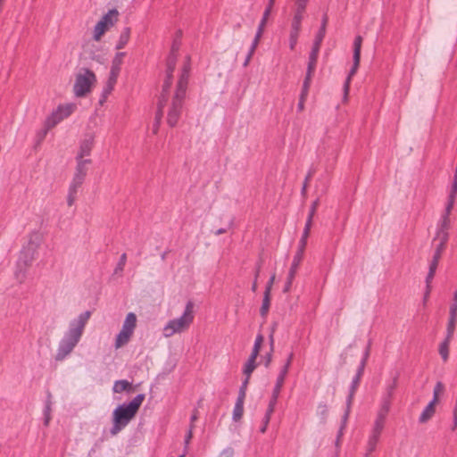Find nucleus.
<instances>
[{"instance_id":"obj_1","label":"nucleus","mask_w":457,"mask_h":457,"mask_svg":"<svg viewBox=\"0 0 457 457\" xmlns=\"http://www.w3.org/2000/svg\"><path fill=\"white\" fill-rule=\"evenodd\" d=\"M90 316L91 312L87 311L71 320L68 329L59 341L55 354L56 361H63L72 353L81 339Z\"/></svg>"},{"instance_id":"obj_2","label":"nucleus","mask_w":457,"mask_h":457,"mask_svg":"<svg viewBox=\"0 0 457 457\" xmlns=\"http://www.w3.org/2000/svg\"><path fill=\"white\" fill-rule=\"evenodd\" d=\"M145 400V395L139 394L128 403L118 405L112 411V427L111 434L112 436L121 431L136 416L139 407Z\"/></svg>"},{"instance_id":"obj_3","label":"nucleus","mask_w":457,"mask_h":457,"mask_svg":"<svg viewBox=\"0 0 457 457\" xmlns=\"http://www.w3.org/2000/svg\"><path fill=\"white\" fill-rule=\"evenodd\" d=\"M194 317V303L188 301L183 313L179 317L169 320L163 327V337H170L187 330L193 323Z\"/></svg>"},{"instance_id":"obj_4","label":"nucleus","mask_w":457,"mask_h":457,"mask_svg":"<svg viewBox=\"0 0 457 457\" xmlns=\"http://www.w3.org/2000/svg\"><path fill=\"white\" fill-rule=\"evenodd\" d=\"M95 72L88 68L80 69L75 75L73 84V94L76 97L81 98L91 93L96 84Z\"/></svg>"},{"instance_id":"obj_5","label":"nucleus","mask_w":457,"mask_h":457,"mask_svg":"<svg viewBox=\"0 0 457 457\" xmlns=\"http://www.w3.org/2000/svg\"><path fill=\"white\" fill-rule=\"evenodd\" d=\"M76 110L77 104L75 103H64L57 105L45 120L46 132L69 118Z\"/></svg>"},{"instance_id":"obj_6","label":"nucleus","mask_w":457,"mask_h":457,"mask_svg":"<svg viewBox=\"0 0 457 457\" xmlns=\"http://www.w3.org/2000/svg\"><path fill=\"white\" fill-rule=\"evenodd\" d=\"M137 319L134 312H129L123 321L121 329L117 334L114 341V348L120 349L126 345L134 335Z\"/></svg>"},{"instance_id":"obj_7","label":"nucleus","mask_w":457,"mask_h":457,"mask_svg":"<svg viewBox=\"0 0 457 457\" xmlns=\"http://www.w3.org/2000/svg\"><path fill=\"white\" fill-rule=\"evenodd\" d=\"M119 12L116 9L109 10L103 15L93 29V39L96 42L101 41L103 36L116 24Z\"/></svg>"},{"instance_id":"obj_8","label":"nucleus","mask_w":457,"mask_h":457,"mask_svg":"<svg viewBox=\"0 0 457 457\" xmlns=\"http://www.w3.org/2000/svg\"><path fill=\"white\" fill-rule=\"evenodd\" d=\"M36 253L21 249L15 263L13 274L18 282L22 283L29 269L32 266L37 258Z\"/></svg>"},{"instance_id":"obj_9","label":"nucleus","mask_w":457,"mask_h":457,"mask_svg":"<svg viewBox=\"0 0 457 457\" xmlns=\"http://www.w3.org/2000/svg\"><path fill=\"white\" fill-rule=\"evenodd\" d=\"M361 45H362L361 36H356L354 38V41H353V66L349 71V74L345 81V84H344V96H343L344 103H346L348 101L350 83H351L352 78L357 72L359 65H360Z\"/></svg>"},{"instance_id":"obj_10","label":"nucleus","mask_w":457,"mask_h":457,"mask_svg":"<svg viewBox=\"0 0 457 457\" xmlns=\"http://www.w3.org/2000/svg\"><path fill=\"white\" fill-rule=\"evenodd\" d=\"M364 361H365L363 360L362 362H361V367L360 368L358 374L353 379L351 393H350V395H349V397L347 399V408H346L345 413L343 416L342 425H341V428H340V429L338 431V435H337V441H336V445H339L340 438L343 436V431H344L345 427L346 425V421H347V419H348V416H349V412H350V406H351V403H352V399H353V394H354L355 387L357 386V385L359 383V379H360V376H361V374L362 372V368H363V365H364Z\"/></svg>"},{"instance_id":"obj_11","label":"nucleus","mask_w":457,"mask_h":457,"mask_svg":"<svg viewBox=\"0 0 457 457\" xmlns=\"http://www.w3.org/2000/svg\"><path fill=\"white\" fill-rule=\"evenodd\" d=\"M184 96L175 95L167 113V122L170 127L177 125L182 109Z\"/></svg>"},{"instance_id":"obj_12","label":"nucleus","mask_w":457,"mask_h":457,"mask_svg":"<svg viewBox=\"0 0 457 457\" xmlns=\"http://www.w3.org/2000/svg\"><path fill=\"white\" fill-rule=\"evenodd\" d=\"M95 145V134L89 133L81 140L75 158L90 159L91 152Z\"/></svg>"},{"instance_id":"obj_13","label":"nucleus","mask_w":457,"mask_h":457,"mask_svg":"<svg viewBox=\"0 0 457 457\" xmlns=\"http://www.w3.org/2000/svg\"><path fill=\"white\" fill-rule=\"evenodd\" d=\"M189 71H190V58L187 56L186 62L184 64L183 70H182V73L180 75L179 80L177 85V90H176L175 95H178L179 96L185 97L187 81H188Z\"/></svg>"},{"instance_id":"obj_14","label":"nucleus","mask_w":457,"mask_h":457,"mask_svg":"<svg viewBox=\"0 0 457 457\" xmlns=\"http://www.w3.org/2000/svg\"><path fill=\"white\" fill-rule=\"evenodd\" d=\"M435 250L432 257V261L429 266V273L427 278V282L429 283V279L434 276L435 270L439 263V260L442 257V254L445 249L446 245L443 243H434Z\"/></svg>"},{"instance_id":"obj_15","label":"nucleus","mask_w":457,"mask_h":457,"mask_svg":"<svg viewBox=\"0 0 457 457\" xmlns=\"http://www.w3.org/2000/svg\"><path fill=\"white\" fill-rule=\"evenodd\" d=\"M318 205H319V199L315 200L311 205L309 215H308V218H307L304 228H303L302 237L300 239V242L302 243V245H307V239L310 236L311 228L312 226V220L315 215Z\"/></svg>"},{"instance_id":"obj_16","label":"nucleus","mask_w":457,"mask_h":457,"mask_svg":"<svg viewBox=\"0 0 457 457\" xmlns=\"http://www.w3.org/2000/svg\"><path fill=\"white\" fill-rule=\"evenodd\" d=\"M43 241V236L39 232H32L29 234L27 244L22 247L26 251H29L37 254L38 248Z\"/></svg>"},{"instance_id":"obj_17","label":"nucleus","mask_w":457,"mask_h":457,"mask_svg":"<svg viewBox=\"0 0 457 457\" xmlns=\"http://www.w3.org/2000/svg\"><path fill=\"white\" fill-rule=\"evenodd\" d=\"M305 247H306V245H302V243L299 242V246H298L297 252H296L295 255L294 256L293 262H292V265L290 268V271H289V275H288V282H287L288 284L292 283V278L295 276L296 270L298 269V267L303 258Z\"/></svg>"},{"instance_id":"obj_18","label":"nucleus","mask_w":457,"mask_h":457,"mask_svg":"<svg viewBox=\"0 0 457 457\" xmlns=\"http://www.w3.org/2000/svg\"><path fill=\"white\" fill-rule=\"evenodd\" d=\"M307 5H298L295 4V8L293 11V17L291 21V28L301 29L302 21L304 18V13L306 11Z\"/></svg>"},{"instance_id":"obj_19","label":"nucleus","mask_w":457,"mask_h":457,"mask_svg":"<svg viewBox=\"0 0 457 457\" xmlns=\"http://www.w3.org/2000/svg\"><path fill=\"white\" fill-rule=\"evenodd\" d=\"M75 161L76 168L73 176L85 180L87 174L88 167L92 163V160L75 158Z\"/></svg>"},{"instance_id":"obj_20","label":"nucleus","mask_w":457,"mask_h":457,"mask_svg":"<svg viewBox=\"0 0 457 457\" xmlns=\"http://www.w3.org/2000/svg\"><path fill=\"white\" fill-rule=\"evenodd\" d=\"M176 62L177 57L173 52L167 61L166 79L163 84V91H167L172 83V72L175 70Z\"/></svg>"},{"instance_id":"obj_21","label":"nucleus","mask_w":457,"mask_h":457,"mask_svg":"<svg viewBox=\"0 0 457 457\" xmlns=\"http://www.w3.org/2000/svg\"><path fill=\"white\" fill-rule=\"evenodd\" d=\"M285 370L283 372H279L278 378H277V380H276V384H275V386L273 388V392H272V396H271V399L269 403V405L268 407H270L272 409H275V405L277 403V400L278 398V395L280 394V391H281V388L283 386V384L285 382Z\"/></svg>"},{"instance_id":"obj_22","label":"nucleus","mask_w":457,"mask_h":457,"mask_svg":"<svg viewBox=\"0 0 457 457\" xmlns=\"http://www.w3.org/2000/svg\"><path fill=\"white\" fill-rule=\"evenodd\" d=\"M275 1L276 0H269L268 2V5L263 12V15H262V21L259 24V27H258V29H257V32H256V35L257 37H262V34H263V31H264V29H265V26L267 24V21L269 20V17L271 13V11H272V8H273V5L275 4Z\"/></svg>"},{"instance_id":"obj_23","label":"nucleus","mask_w":457,"mask_h":457,"mask_svg":"<svg viewBox=\"0 0 457 457\" xmlns=\"http://www.w3.org/2000/svg\"><path fill=\"white\" fill-rule=\"evenodd\" d=\"M436 403H435V400H431L427 406L423 409L421 411L420 417H419V422L421 424H424L428 422L435 414L436 412Z\"/></svg>"},{"instance_id":"obj_24","label":"nucleus","mask_w":457,"mask_h":457,"mask_svg":"<svg viewBox=\"0 0 457 457\" xmlns=\"http://www.w3.org/2000/svg\"><path fill=\"white\" fill-rule=\"evenodd\" d=\"M457 320V303L456 301L450 306V316H449V321L447 325L446 329V335H448V337H453L454 329H455V323Z\"/></svg>"},{"instance_id":"obj_25","label":"nucleus","mask_w":457,"mask_h":457,"mask_svg":"<svg viewBox=\"0 0 457 457\" xmlns=\"http://www.w3.org/2000/svg\"><path fill=\"white\" fill-rule=\"evenodd\" d=\"M125 55L126 54L123 52H117L114 54L112 60V66L110 70L111 74L119 76Z\"/></svg>"},{"instance_id":"obj_26","label":"nucleus","mask_w":457,"mask_h":457,"mask_svg":"<svg viewBox=\"0 0 457 457\" xmlns=\"http://www.w3.org/2000/svg\"><path fill=\"white\" fill-rule=\"evenodd\" d=\"M167 103V98L164 95H162L159 103H158V109L157 112L155 114V123L153 128V133L156 134L159 129L160 122L163 115V107Z\"/></svg>"},{"instance_id":"obj_27","label":"nucleus","mask_w":457,"mask_h":457,"mask_svg":"<svg viewBox=\"0 0 457 457\" xmlns=\"http://www.w3.org/2000/svg\"><path fill=\"white\" fill-rule=\"evenodd\" d=\"M118 77L119 76H116V75H113V74H109V77H108V79L105 83V86L104 87V90H103V95H102V97H103V101H104L107 96L112 93V91L113 90L114 88V86L117 82V79H118Z\"/></svg>"},{"instance_id":"obj_28","label":"nucleus","mask_w":457,"mask_h":457,"mask_svg":"<svg viewBox=\"0 0 457 457\" xmlns=\"http://www.w3.org/2000/svg\"><path fill=\"white\" fill-rule=\"evenodd\" d=\"M130 28L127 27L122 29V31L120 34L119 39L117 41L115 48L117 50L123 49L126 45L129 43L130 38Z\"/></svg>"},{"instance_id":"obj_29","label":"nucleus","mask_w":457,"mask_h":457,"mask_svg":"<svg viewBox=\"0 0 457 457\" xmlns=\"http://www.w3.org/2000/svg\"><path fill=\"white\" fill-rule=\"evenodd\" d=\"M270 305V287H267L262 299V303L260 309L261 315L265 318L269 312Z\"/></svg>"},{"instance_id":"obj_30","label":"nucleus","mask_w":457,"mask_h":457,"mask_svg":"<svg viewBox=\"0 0 457 457\" xmlns=\"http://www.w3.org/2000/svg\"><path fill=\"white\" fill-rule=\"evenodd\" d=\"M390 409V402L388 399L383 400L381 403L379 409L377 412L376 420L385 421L386 415Z\"/></svg>"},{"instance_id":"obj_31","label":"nucleus","mask_w":457,"mask_h":457,"mask_svg":"<svg viewBox=\"0 0 457 457\" xmlns=\"http://www.w3.org/2000/svg\"><path fill=\"white\" fill-rule=\"evenodd\" d=\"M131 383L126 379L117 380L114 382L112 390L114 393H121L131 390Z\"/></svg>"},{"instance_id":"obj_32","label":"nucleus","mask_w":457,"mask_h":457,"mask_svg":"<svg viewBox=\"0 0 457 457\" xmlns=\"http://www.w3.org/2000/svg\"><path fill=\"white\" fill-rule=\"evenodd\" d=\"M256 359L257 357L250 355L248 360L246 361L243 373L245 377H251V374L253 372V370L256 368Z\"/></svg>"},{"instance_id":"obj_33","label":"nucleus","mask_w":457,"mask_h":457,"mask_svg":"<svg viewBox=\"0 0 457 457\" xmlns=\"http://www.w3.org/2000/svg\"><path fill=\"white\" fill-rule=\"evenodd\" d=\"M451 339L452 337H448V335H446L445 341L439 345V354L445 361H446L449 357V345Z\"/></svg>"},{"instance_id":"obj_34","label":"nucleus","mask_w":457,"mask_h":457,"mask_svg":"<svg viewBox=\"0 0 457 457\" xmlns=\"http://www.w3.org/2000/svg\"><path fill=\"white\" fill-rule=\"evenodd\" d=\"M273 412H274V409H272L270 407L267 408L265 415H264V417L262 418V424L260 427V432L262 434H264L267 431V428H268V426H269V423L270 421V419H271V416H272Z\"/></svg>"},{"instance_id":"obj_35","label":"nucleus","mask_w":457,"mask_h":457,"mask_svg":"<svg viewBox=\"0 0 457 457\" xmlns=\"http://www.w3.org/2000/svg\"><path fill=\"white\" fill-rule=\"evenodd\" d=\"M450 226H451L450 215H447V213H443L441 216L440 221L437 225L436 229L448 232Z\"/></svg>"},{"instance_id":"obj_36","label":"nucleus","mask_w":457,"mask_h":457,"mask_svg":"<svg viewBox=\"0 0 457 457\" xmlns=\"http://www.w3.org/2000/svg\"><path fill=\"white\" fill-rule=\"evenodd\" d=\"M449 238V232L436 229L435 237L433 238V243H443L447 244Z\"/></svg>"},{"instance_id":"obj_37","label":"nucleus","mask_w":457,"mask_h":457,"mask_svg":"<svg viewBox=\"0 0 457 457\" xmlns=\"http://www.w3.org/2000/svg\"><path fill=\"white\" fill-rule=\"evenodd\" d=\"M244 412V404L242 399H237L233 410V420H238L242 418Z\"/></svg>"},{"instance_id":"obj_38","label":"nucleus","mask_w":457,"mask_h":457,"mask_svg":"<svg viewBox=\"0 0 457 457\" xmlns=\"http://www.w3.org/2000/svg\"><path fill=\"white\" fill-rule=\"evenodd\" d=\"M84 181H85L84 179L73 176L72 180L70 184L68 192L77 195L79 189L80 188V187L82 186Z\"/></svg>"},{"instance_id":"obj_39","label":"nucleus","mask_w":457,"mask_h":457,"mask_svg":"<svg viewBox=\"0 0 457 457\" xmlns=\"http://www.w3.org/2000/svg\"><path fill=\"white\" fill-rule=\"evenodd\" d=\"M300 31H301V29H292V28L290 29L289 47L291 50H294L297 44V39H298Z\"/></svg>"},{"instance_id":"obj_40","label":"nucleus","mask_w":457,"mask_h":457,"mask_svg":"<svg viewBox=\"0 0 457 457\" xmlns=\"http://www.w3.org/2000/svg\"><path fill=\"white\" fill-rule=\"evenodd\" d=\"M262 342H263L262 335H261V334L257 335V337L255 338V341H254V344H253V347L252 349V353H251L250 355L254 356V357H258L260 350H261V347H262Z\"/></svg>"},{"instance_id":"obj_41","label":"nucleus","mask_w":457,"mask_h":457,"mask_svg":"<svg viewBox=\"0 0 457 457\" xmlns=\"http://www.w3.org/2000/svg\"><path fill=\"white\" fill-rule=\"evenodd\" d=\"M445 386L441 381H438L436 383L434 390H433V398L432 400H435V403H437L439 400V395L444 392Z\"/></svg>"},{"instance_id":"obj_42","label":"nucleus","mask_w":457,"mask_h":457,"mask_svg":"<svg viewBox=\"0 0 457 457\" xmlns=\"http://www.w3.org/2000/svg\"><path fill=\"white\" fill-rule=\"evenodd\" d=\"M327 22H328V18H327V16H324L322 19V23H321L320 29L319 32L317 33L315 39H318L320 41L323 40V38L325 37V33H326Z\"/></svg>"},{"instance_id":"obj_43","label":"nucleus","mask_w":457,"mask_h":457,"mask_svg":"<svg viewBox=\"0 0 457 457\" xmlns=\"http://www.w3.org/2000/svg\"><path fill=\"white\" fill-rule=\"evenodd\" d=\"M126 262H127V254L126 253H122L120 255V260H119L117 265H116L114 272L116 274L120 273L124 270Z\"/></svg>"},{"instance_id":"obj_44","label":"nucleus","mask_w":457,"mask_h":457,"mask_svg":"<svg viewBox=\"0 0 457 457\" xmlns=\"http://www.w3.org/2000/svg\"><path fill=\"white\" fill-rule=\"evenodd\" d=\"M321 42L322 41L318 40V39L314 40L313 46H312V52L310 54V58L309 59H318V55H319V52H320Z\"/></svg>"},{"instance_id":"obj_45","label":"nucleus","mask_w":457,"mask_h":457,"mask_svg":"<svg viewBox=\"0 0 457 457\" xmlns=\"http://www.w3.org/2000/svg\"><path fill=\"white\" fill-rule=\"evenodd\" d=\"M51 420V404L47 403L44 409V424L48 426Z\"/></svg>"},{"instance_id":"obj_46","label":"nucleus","mask_w":457,"mask_h":457,"mask_svg":"<svg viewBox=\"0 0 457 457\" xmlns=\"http://www.w3.org/2000/svg\"><path fill=\"white\" fill-rule=\"evenodd\" d=\"M455 200H456V198H454V197H450V196L447 197V203H446L444 213H447V215H451V212L454 206Z\"/></svg>"},{"instance_id":"obj_47","label":"nucleus","mask_w":457,"mask_h":457,"mask_svg":"<svg viewBox=\"0 0 457 457\" xmlns=\"http://www.w3.org/2000/svg\"><path fill=\"white\" fill-rule=\"evenodd\" d=\"M384 424H385V421L378 420L375 419L371 432L378 433L380 435L384 428Z\"/></svg>"},{"instance_id":"obj_48","label":"nucleus","mask_w":457,"mask_h":457,"mask_svg":"<svg viewBox=\"0 0 457 457\" xmlns=\"http://www.w3.org/2000/svg\"><path fill=\"white\" fill-rule=\"evenodd\" d=\"M448 196L454 197V198H456V196H457V173H455V172L453 175V183L451 186V190H450Z\"/></svg>"},{"instance_id":"obj_49","label":"nucleus","mask_w":457,"mask_h":457,"mask_svg":"<svg viewBox=\"0 0 457 457\" xmlns=\"http://www.w3.org/2000/svg\"><path fill=\"white\" fill-rule=\"evenodd\" d=\"M311 81H312V77H308V75H306L305 79L303 80V89H302V93H301L302 95H303V96H307V95H308Z\"/></svg>"},{"instance_id":"obj_50","label":"nucleus","mask_w":457,"mask_h":457,"mask_svg":"<svg viewBox=\"0 0 457 457\" xmlns=\"http://www.w3.org/2000/svg\"><path fill=\"white\" fill-rule=\"evenodd\" d=\"M316 62H317V59H310L309 60L307 72H306V75H308V77H312L314 70H315Z\"/></svg>"},{"instance_id":"obj_51","label":"nucleus","mask_w":457,"mask_h":457,"mask_svg":"<svg viewBox=\"0 0 457 457\" xmlns=\"http://www.w3.org/2000/svg\"><path fill=\"white\" fill-rule=\"evenodd\" d=\"M234 449L232 447H227L223 449L218 457H233Z\"/></svg>"},{"instance_id":"obj_52","label":"nucleus","mask_w":457,"mask_h":457,"mask_svg":"<svg viewBox=\"0 0 457 457\" xmlns=\"http://www.w3.org/2000/svg\"><path fill=\"white\" fill-rule=\"evenodd\" d=\"M292 359H293V353H290L285 365L282 367V369L280 370L279 372H283L285 370V377H287V372H288V370H289V367H290V364H291V361H292Z\"/></svg>"},{"instance_id":"obj_53","label":"nucleus","mask_w":457,"mask_h":457,"mask_svg":"<svg viewBox=\"0 0 457 457\" xmlns=\"http://www.w3.org/2000/svg\"><path fill=\"white\" fill-rule=\"evenodd\" d=\"M260 39L261 37H257V36L254 37V39L248 53L250 56H253V54H254V51L259 45Z\"/></svg>"},{"instance_id":"obj_54","label":"nucleus","mask_w":457,"mask_h":457,"mask_svg":"<svg viewBox=\"0 0 457 457\" xmlns=\"http://www.w3.org/2000/svg\"><path fill=\"white\" fill-rule=\"evenodd\" d=\"M76 198H77V195L76 194H73V193H70L68 192V195H67V204L69 206H72L73 204L75 203L76 201Z\"/></svg>"},{"instance_id":"obj_55","label":"nucleus","mask_w":457,"mask_h":457,"mask_svg":"<svg viewBox=\"0 0 457 457\" xmlns=\"http://www.w3.org/2000/svg\"><path fill=\"white\" fill-rule=\"evenodd\" d=\"M380 435L378 433L370 432L369 441L378 444Z\"/></svg>"},{"instance_id":"obj_56","label":"nucleus","mask_w":457,"mask_h":457,"mask_svg":"<svg viewBox=\"0 0 457 457\" xmlns=\"http://www.w3.org/2000/svg\"><path fill=\"white\" fill-rule=\"evenodd\" d=\"M306 96H303V95L301 94L300 100L297 105L298 111L303 112L304 109V102H305Z\"/></svg>"},{"instance_id":"obj_57","label":"nucleus","mask_w":457,"mask_h":457,"mask_svg":"<svg viewBox=\"0 0 457 457\" xmlns=\"http://www.w3.org/2000/svg\"><path fill=\"white\" fill-rule=\"evenodd\" d=\"M376 446H377V444L376 443H373V442H370L368 440V443H367V451L369 453H372L375 449H376Z\"/></svg>"},{"instance_id":"obj_58","label":"nucleus","mask_w":457,"mask_h":457,"mask_svg":"<svg viewBox=\"0 0 457 457\" xmlns=\"http://www.w3.org/2000/svg\"><path fill=\"white\" fill-rule=\"evenodd\" d=\"M191 438H192V430L190 429L188 431V433L187 434L186 438H185V445H186V447L188 445Z\"/></svg>"},{"instance_id":"obj_59","label":"nucleus","mask_w":457,"mask_h":457,"mask_svg":"<svg viewBox=\"0 0 457 457\" xmlns=\"http://www.w3.org/2000/svg\"><path fill=\"white\" fill-rule=\"evenodd\" d=\"M295 4L298 5H307L310 0H292Z\"/></svg>"},{"instance_id":"obj_60","label":"nucleus","mask_w":457,"mask_h":457,"mask_svg":"<svg viewBox=\"0 0 457 457\" xmlns=\"http://www.w3.org/2000/svg\"><path fill=\"white\" fill-rule=\"evenodd\" d=\"M250 377H245V380L242 383V386L240 388H244L245 391H246L247 385L249 383Z\"/></svg>"},{"instance_id":"obj_61","label":"nucleus","mask_w":457,"mask_h":457,"mask_svg":"<svg viewBox=\"0 0 457 457\" xmlns=\"http://www.w3.org/2000/svg\"><path fill=\"white\" fill-rule=\"evenodd\" d=\"M245 391L244 390V388H240L239 390V395H238V398L237 399H242V403L244 404V399H245Z\"/></svg>"},{"instance_id":"obj_62","label":"nucleus","mask_w":457,"mask_h":457,"mask_svg":"<svg viewBox=\"0 0 457 457\" xmlns=\"http://www.w3.org/2000/svg\"><path fill=\"white\" fill-rule=\"evenodd\" d=\"M90 58H91L92 60H94V61H96V62H100V60H101L100 56H99V55H97V54H94V53H92V54H90Z\"/></svg>"},{"instance_id":"obj_63","label":"nucleus","mask_w":457,"mask_h":457,"mask_svg":"<svg viewBox=\"0 0 457 457\" xmlns=\"http://www.w3.org/2000/svg\"><path fill=\"white\" fill-rule=\"evenodd\" d=\"M457 428V415L453 414V428L452 429L454 430Z\"/></svg>"},{"instance_id":"obj_64","label":"nucleus","mask_w":457,"mask_h":457,"mask_svg":"<svg viewBox=\"0 0 457 457\" xmlns=\"http://www.w3.org/2000/svg\"><path fill=\"white\" fill-rule=\"evenodd\" d=\"M251 58H252V56H250L249 54H247L246 59H245V62H244V66H245H245H247V65L249 64V62H250V61H251Z\"/></svg>"}]
</instances>
